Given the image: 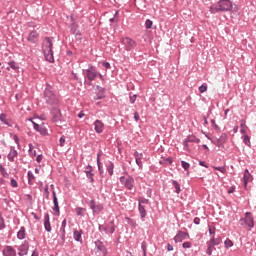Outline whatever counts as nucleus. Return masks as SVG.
Returning <instances> with one entry per match:
<instances>
[{"label": "nucleus", "mask_w": 256, "mask_h": 256, "mask_svg": "<svg viewBox=\"0 0 256 256\" xmlns=\"http://www.w3.org/2000/svg\"><path fill=\"white\" fill-rule=\"evenodd\" d=\"M199 91H200V93H205V92L207 91V86L201 85V86L199 87Z\"/></svg>", "instance_id": "nucleus-53"}, {"label": "nucleus", "mask_w": 256, "mask_h": 256, "mask_svg": "<svg viewBox=\"0 0 256 256\" xmlns=\"http://www.w3.org/2000/svg\"><path fill=\"white\" fill-rule=\"evenodd\" d=\"M212 169H215V171H220V173H226L227 171L225 166H212Z\"/></svg>", "instance_id": "nucleus-39"}, {"label": "nucleus", "mask_w": 256, "mask_h": 256, "mask_svg": "<svg viewBox=\"0 0 256 256\" xmlns=\"http://www.w3.org/2000/svg\"><path fill=\"white\" fill-rule=\"evenodd\" d=\"M240 127L241 129H245L247 127L245 120H241Z\"/></svg>", "instance_id": "nucleus-61"}, {"label": "nucleus", "mask_w": 256, "mask_h": 256, "mask_svg": "<svg viewBox=\"0 0 256 256\" xmlns=\"http://www.w3.org/2000/svg\"><path fill=\"white\" fill-rule=\"evenodd\" d=\"M27 177H28V185H33V183H35V175L31 170L27 172Z\"/></svg>", "instance_id": "nucleus-30"}, {"label": "nucleus", "mask_w": 256, "mask_h": 256, "mask_svg": "<svg viewBox=\"0 0 256 256\" xmlns=\"http://www.w3.org/2000/svg\"><path fill=\"white\" fill-rule=\"evenodd\" d=\"M0 172L3 175V177H9V174L7 173V170H5V167L0 164Z\"/></svg>", "instance_id": "nucleus-45"}, {"label": "nucleus", "mask_w": 256, "mask_h": 256, "mask_svg": "<svg viewBox=\"0 0 256 256\" xmlns=\"http://www.w3.org/2000/svg\"><path fill=\"white\" fill-rule=\"evenodd\" d=\"M10 185L11 187H14V188L19 187V183H17V180H15L14 178L10 180Z\"/></svg>", "instance_id": "nucleus-48"}, {"label": "nucleus", "mask_w": 256, "mask_h": 256, "mask_svg": "<svg viewBox=\"0 0 256 256\" xmlns=\"http://www.w3.org/2000/svg\"><path fill=\"white\" fill-rule=\"evenodd\" d=\"M185 239H189V233L184 231H178V233L174 236L175 243H183Z\"/></svg>", "instance_id": "nucleus-11"}, {"label": "nucleus", "mask_w": 256, "mask_h": 256, "mask_svg": "<svg viewBox=\"0 0 256 256\" xmlns=\"http://www.w3.org/2000/svg\"><path fill=\"white\" fill-rule=\"evenodd\" d=\"M138 211L142 221H145V217H147V209L145 208V205H138Z\"/></svg>", "instance_id": "nucleus-24"}, {"label": "nucleus", "mask_w": 256, "mask_h": 256, "mask_svg": "<svg viewBox=\"0 0 256 256\" xmlns=\"http://www.w3.org/2000/svg\"><path fill=\"white\" fill-rule=\"evenodd\" d=\"M67 228V219H64L61 223V226H60V230H59V233H60V239L62 241V243H65V239H66V231L65 229Z\"/></svg>", "instance_id": "nucleus-16"}, {"label": "nucleus", "mask_w": 256, "mask_h": 256, "mask_svg": "<svg viewBox=\"0 0 256 256\" xmlns=\"http://www.w3.org/2000/svg\"><path fill=\"white\" fill-rule=\"evenodd\" d=\"M5 218H3V214L0 213V231H3L5 229Z\"/></svg>", "instance_id": "nucleus-41"}, {"label": "nucleus", "mask_w": 256, "mask_h": 256, "mask_svg": "<svg viewBox=\"0 0 256 256\" xmlns=\"http://www.w3.org/2000/svg\"><path fill=\"white\" fill-rule=\"evenodd\" d=\"M42 51L46 61L53 63L55 57L53 56V37H46L42 42Z\"/></svg>", "instance_id": "nucleus-2"}, {"label": "nucleus", "mask_w": 256, "mask_h": 256, "mask_svg": "<svg viewBox=\"0 0 256 256\" xmlns=\"http://www.w3.org/2000/svg\"><path fill=\"white\" fill-rule=\"evenodd\" d=\"M44 195H46V197H49V186H45L44 188Z\"/></svg>", "instance_id": "nucleus-58"}, {"label": "nucleus", "mask_w": 256, "mask_h": 256, "mask_svg": "<svg viewBox=\"0 0 256 256\" xmlns=\"http://www.w3.org/2000/svg\"><path fill=\"white\" fill-rule=\"evenodd\" d=\"M83 75L88 81H95L98 75L97 68L89 64L88 69L83 70Z\"/></svg>", "instance_id": "nucleus-5"}, {"label": "nucleus", "mask_w": 256, "mask_h": 256, "mask_svg": "<svg viewBox=\"0 0 256 256\" xmlns=\"http://www.w3.org/2000/svg\"><path fill=\"white\" fill-rule=\"evenodd\" d=\"M19 155V153L15 150V147H10V152L7 155V159L8 161H10L11 163H13L15 161V157H17Z\"/></svg>", "instance_id": "nucleus-20"}, {"label": "nucleus", "mask_w": 256, "mask_h": 256, "mask_svg": "<svg viewBox=\"0 0 256 256\" xmlns=\"http://www.w3.org/2000/svg\"><path fill=\"white\" fill-rule=\"evenodd\" d=\"M134 119H135L136 122L139 121L140 116H139V113H138V112H135V113H134Z\"/></svg>", "instance_id": "nucleus-64"}, {"label": "nucleus", "mask_w": 256, "mask_h": 256, "mask_svg": "<svg viewBox=\"0 0 256 256\" xmlns=\"http://www.w3.org/2000/svg\"><path fill=\"white\" fill-rule=\"evenodd\" d=\"M102 65L105 69H111V64L109 62H102Z\"/></svg>", "instance_id": "nucleus-57"}, {"label": "nucleus", "mask_w": 256, "mask_h": 256, "mask_svg": "<svg viewBox=\"0 0 256 256\" xmlns=\"http://www.w3.org/2000/svg\"><path fill=\"white\" fill-rule=\"evenodd\" d=\"M93 125H94V131L95 133H98V135H101V133L105 131V124L101 120H95Z\"/></svg>", "instance_id": "nucleus-13"}, {"label": "nucleus", "mask_w": 256, "mask_h": 256, "mask_svg": "<svg viewBox=\"0 0 256 256\" xmlns=\"http://www.w3.org/2000/svg\"><path fill=\"white\" fill-rule=\"evenodd\" d=\"M172 185L175 188V193H177V195H179V193H181V184H179V182H177V180H172Z\"/></svg>", "instance_id": "nucleus-33"}, {"label": "nucleus", "mask_w": 256, "mask_h": 256, "mask_svg": "<svg viewBox=\"0 0 256 256\" xmlns=\"http://www.w3.org/2000/svg\"><path fill=\"white\" fill-rule=\"evenodd\" d=\"M44 228L47 233H51V218L49 213L44 214Z\"/></svg>", "instance_id": "nucleus-18"}, {"label": "nucleus", "mask_w": 256, "mask_h": 256, "mask_svg": "<svg viewBox=\"0 0 256 256\" xmlns=\"http://www.w3.org/2000/svg\"><path fill=\"white\" fill-rule=\"evenodd\" d=\"M55 114L52 117V121L53 123H59V121H61V110L56 109L55 110Z\"/></svg>", "instance_id": "nucleus-28"}, {"label": "nucleus", "mask_w": 256, "mask_h": 256, "mask_svg": "<svg viewBox=\"0 0 256 256\" xmlns=\"http://www.w3.org/2000/svg\"><path fill=\"white\" fill-rule=\"evenodd\" d=\"M31 256H39V251L37 250V248H35L32 252Z\"/></svg>", "instance_id": "nucleus-63"}, {"label": "nucleus", "mask_w": 256, "mask_h": 256, "mask_svg": "<svg viewBox=\"0 0 256 256\" xmlns=\"http://www.w3.org/2000/svg\"><path fill=\"white\" fill-rule=\"evenodd\" d=\"M13 139H14V143H16L17 147H20V144H19V136H17V134H15L13 136Z\"/></svg>", "instance_id": "nucleus-52"}, {"label": "nucleus", "mask_w": 256, "mask_h": 256, "mask_svg": "<svg viewBox=\"0 0 256 256\" xmlns=\"http://www.w3.org/2000/svg\"><path fill=\"white\" fill-rule=\"evenodd\" d=\"M225 143H227V135L225 133H222L220 137L217 139L215 145H217V147H223Z\"/></svg>", "instance_id": "nucleus-21"}, {"label": "nucleus", "mask_w": 256, "mask_h": 256, "mask_svg": "<svg viewBox=\"0 0 256 256\" xmlns=\"http://www.w3.org/2000/svg\"><path fill=\"white\" fill-rule=\"evenodd\" d=\"M89 206H90V209L92 210V212L94 213V214H96V215H99V213H101V211H103V209H104V206H103V204H101V203H97V202H95V200H90V202H89Z\"/></svg>", "instance_id": "nucleus-8"}, {"label": "nucleus", "mask_w": 256, "mask_h": 256, "mask_svg": "<svg viewBox=\"0 0 256 256\" xmlns=\"http://www.w3.org/2000/svg\"><path fill=\"white\" fill-rule=\"evenodd\" d=\"M227 193H229V195H231V193H235V186L230 187Z\"/></svg>", "instance_id": "nucleus-60"}, {"label": "nucleus", "mask_w": 256, "mask_h": 256, "mask_svg": "<svg viewBox=\"0 0 256 256\" xmlns=\"http://www.w3.org/2000/svg\"><path fill=\"white\" fill-rule=\"evenodd\" d=\"M2 255L3 256H17V250H15V248H13V246H4L3 250H2Z\"/></svg>", "instance_id": "nucleus-14"}, {"label": "nucleus", "mask_w": 256, "mask_h": 256, "mask_svg": "<svg viewBox=\"0 0 256 256\" xmlns=\"http://www.w3.org/2000/svg\"><path fill=\"white\" fill-rule=\"evenodd\" d=\"M32 125H33L35 131H38V132L41 131V130H40V129H41V126H40L39 124H37V123H35V122H32Z\"/></svg>", "instance_id": "nucleus-51"}, {"label": "nucleus", "mask_w": 256, "mask_h": 256, "mask_svg": "<svg viewBox=\"0 0 256 256\" xmlns=\"http://www.w3.org/2000/svg\"><path fill=\"white\" fill-rule=\"evenodd\" d=\"M10 69H13L14 71H17V69H19V65H17L16 61H10L8 63Z\"/></svg>", "instance_id": "nucleus-40"}, {"label": "nucleus", "mask_w": 256, "mask_h": 256, "mask_svg": "<svg viewBox=\"0 0 256 256\" xmlns=\"http://www.w3.org/2000/svg\"><path fill=\"white\" fill-rule=\"evenodd\" d=\"M53 211L55 212V214L57 215V217H59V215H61L60 209H59V200L57 199V192L53 191Z\"/></svg>", "instance_id": "nucleus-15"}, {"label": "nucleus", "mask_w": 256, "mask_h": 256, "mask_svg": "<svg viewBox=\"0 0 256 256\" xmlns=\"http://www.w3.org/2000/svg\"><path fill=\"white\" fill-rule=\"evenodd\" d=\"M224 247L226 249H231V247H233V241L229 238H227L225 241H224Z\"/></svg>", "instance_id": "nucleus-38"}, {"label": "nucleus", "mask_w": 256, "mask_h": 256, "mask_svg": "<svg viewBox=\"0 0 256 256\" xmlns=\"http://www.w3.org/2000/svg\"><path fill=\"white\" fill-rule=\"evenodd\" d=\"M135 160H142L143 159V153H139L137 151L134 152Z\"/></svg>", "instance_id": "nucleus-47"}, {"label": "nucleus", "mask_w": 256, "mask_h": 256, "mask_svg": "<svg viewBox=\"0 0 256 256\" xmlns=\"http://www.w3.org/2000/svg\"><path fill=\"white\" fill-rule=\"evenodd\" d=\"M243 143L247 145V147H251V138L249 135L245 134L243 136Z\"/></svg>", "instance_id": "nucleus-37"}, {"label": "nucleus", "mask_w": 256, "mask_h": 256, "mask_svg": "<svg viewBox=\"0 0 256 256\" xmlns=\"http://www.w3.org/2000/svg\"><path fill=\"white\" fill-rule=\"evenodd\" d=\"M181 166L184 169V171H189V168L191 167V164H189L188 162H186L185 160L181 161Z\"/></svg>", "instance_id": "nucleus-42"}, {"label": "nucleus", "mask_w": 256, "mask_h": 256, "mask_svg": "<svg viewBox=\"0 0 256 256\" xmlns=\"http://www.w3.org/2000/svg\"><path fill=\"white\" fill-rule=\"evenodd\" d=\"M25 237H27L25 226H21L20 230L17 232V239H19V241H23Z\"/></svg>", "instance_id": "nucleus-23"}, {"label": "nucleus", "mask_w": 256, "mask_h": 256, "mask_svg": "<svg viewBox=\"0 0 256 256\" xmlns=\"http://www.w3.org/2000/svg\"><path fill=\"white\" fill-rule=\"evenodd\" d=\"M114 169H115V164H113L112 161H108L106 163V171H108L110 177H113Z\"/></svg>", "instance_id": "nucleus-25"}, {"label": "nucleus", "mask_w": 256, "mask_h": 256, "mask_svg": "<svg viewBox=\"0 0 256 256\" xmlns=\"http://www.w3.org/2000/svg\"><path fill=\"white\" fill-rule=\"evenodd\" d=\"M93 171V166L88 165L85 167L84 173L86 174L89 183H95V178H93L95 177V174L93 173Z\"/></svg>", "instance_id": "nucleus-12"}, {"label": "nucleus", "mask_w": 256, "mask_h": 256, "mask_svg": "<svg viewBox=\"0 0 256 256\" xmlns=\"http://www.w3.org/2000/svg\"><path fill=\"white\" fill-rule=\"evenodd\" d=\"M138 205H149V199L139 198Z\"/></svg>", "instance_id": "nucleus-44"}, {"label": "nucleus", "mask_w": 256, "mask_h": 256, "mask_svg": "<svg viewBox=\"0 0 256 256\" xmlns=\"http://www.w3.org/2000/svg\"><path fill=\"white\" fill-rule=\"evenodd\" d=\"M240 224L242 227H248L249 231L255 227V219L251 212H246L244 218L240 219Z\"/></svg>", "instance_id": "nucleus-3"}, {"label": "nucleus", "mask_w": 256, "mask_h": 256, "mask_svg": "<svg viewBox=\"0 0 256 256\" xmlns=\"http://www.w3.org/2000/svg\"><path fill=\"white\" fill-rule=\"evenodd\" d=\"M120 43L124 46L125 51H133L137 47V42L129 37L121 38Z\"/></svg>", "instance_id": "nucleus-6"}, {"label": "nucleus", "mask_w": 256, "mask_h": 256, "mask_svg": "<svg viewBox=\"0 0 256 256\" xmlns=\"http://www.w3.org/2000/svg\"><path fill=\"white\" fill-rule=\"evenodd\" d=\"M17 251L18 256L27 255V253H29V241H24L20 246H18Z\"/></svg>", "instance_id": "nucleus-10"}, {"label": "nucleus", "mask_w": 256, "mask_h": 256, "mask_svg": "<svg viewBox=\"0 0 256 256\" xmlns=\"http://www.w3.org/2000/svg\"><path fill=\"white\" fill-rule=\"evenodd\" d=\"M60 147H65V136H62L59 140Z\"/></svg>", "instance_id": "nucleus-50"}, {"label": "nucleus", "mask_w": 256, "mask_h": 256, "mask_svg": "<svg viewBox=\"0 0 256 256\" xmlns=\"http://www.w3.org/2000/svg\"><path fill=\"white\" fill-rule=\"evenodd\" d=\"M183 146L185 149H189V141H187V138L183 141Z\"/></svg>", "instance_id": "nucleus-59"}, {"label": "nucleus", "mask_w": 256, "mask_h": 256, "mask_svg": "<svg viewBox=\"0 0 256 256\" xmlns=\"http://www.w3.org/2000/svg\"><path fill=\"white\" fill-rule=\"evenodd\" d=\"M104 233H106V235L113 234L115 233V225L114 224H108L104 229H103Z\"/></svg>", "instance_id": "nucleus-26"}, {"label": "nucleus", "mask_w": 256, "mask_h": 256, "mask_svg": "<svg viewBox=\"0 0 256 256\" xmlns=\"http://www.w3.org/2000/svg\"><path fill=\"white\" fill-rule=\"evenodd\" d=\"M75 211H76V215L78 217H85V212L87 211L85 208L83 207H76L75 208Z\"/></svg>", "instance_id": "nucleus-31"}, {"label": "nucleus", "mask_w": 256, "mask_h": 256, "mask_svg": "<svg viewBox=\"0 0 256 256\" xmlns=\"http://www.w3.org/2000/svg\"><path fill=\"white\" fill-rule=\"evenodd\" d=\"M141 249H142V252H143V256H147V242L143 241L141 243Z\"/></svg>", "instance_id": "nucleus-43"}, {"label": "nucleus", "mask_w": 256, "mask_h": 256, "mask_svg": "<svg viewBox=\"0 0 256 256\" xmlns=\"http://www.w3.org/2000/svg\"><path fill=\"white\" fill-rule=\"evenodd\" d=\"M208 248L206 249L207 255H213V249H215V246L211 244V242H207Z\"/></svg>", "instance_id": "nucleus-35"}, {"label": "nucleus", "mask_w": 256, "mask_h": 256, "mask_svg": "<svg viewBox=\"0 0 256 256\" xmlns=\"http://www.w3.org/2000/svg\"><path fill=\"white\" fill-rule=\"evenodd\" d=\"M83 230H73V239L76 240L78 243H83Z\"/></svg>", "instance_id": "nucleus-19"}, {"label": "nucleus", "mask_w": 256, "mask_h": 256, "mask_svg": "<svg viewBox=\"0 0 256 256\" xmlns=\"http://www.w3.org/2000/svg\"><path fill=\"white\" fill-rule=\"evenodd\" d=\"M0 121L8 127H13V125L9 122V119H7V114L5 113L0 114Z\"/></svg>", "instance_id": "nucleus-27"}, {"label": "nucleus", "mask_w": 256, "mask_h": 256, "mask_svg": "<svg viewBox=\"0 0 256 256\" xmlns=\"http://www.w3.org/2000/svg\"><path fill=\"white\" fill-rule=\"evenodd\" d=\"M186 139L188 143H201V140L199 138H196L195 135H189Z\"/></svg>", "instance_id": "nucleus-34"}, {"label": "nucleus", "mask_w": 256, "mask_h": 256, "mask_svg": "<svg viewBox=\"0 0 256 256\" xmlns=\"http://www.w3.org/2000/svg\"><path fill=\"white\" fill-rule=\"evenodd\" d=\"M28 153L30 155V157H36L37 156V151L36 150H33V144H29V150H28Z\"/></svg>", "instance_id": "nucleus-36"}, {"label": "nucleus", "mask_w": 256, "mask_h": 256, "mask_svg": "<svg viewBox=\"0 0 256 256\" xmlns=\"http://www.w3.org/2000/svg\"><path fill=\"white\" fill-rule=\"evenodd\" d=\"M44 97H45V101H46V103H48V105H57V103H59V99L57 98L55 93H53L51 91V88L45 89Z\"/></svg>", "instance_id": "nucleus-4"}, {"label": "nucleus", "mask_w": 256, "mask_h": 256, "mask_svg": "<svg viewBox=\"0 0 256 256\" xmlns=\"http://www.w3.org/2000/svg\"><path fill=\"white\" fill-rule=\"evenodd\" d=\"M182 247H183V249H191L192 244H191V242H184L182 244Z\"/></svg>", "instance_id": "nucleus-49"}, {"label": "nucleus", "mask_w": 256, "mask_h": 256, "mask_svg": "<svg viewBox=\"0 0 256 256\" xmlns=\"http://www.w3.org/2000/svg\"><path fill=\"white\" fill-rule=\"evenodd\" d=\"M210 13H225L233 11V1L231 0H219L217 4H212L209 7Z\"/></svg>", "instance_id": "nucleus-1"}, {"label": "nucleus", "mask_w": 256, "mask_h": 256, "mask_svg": "<svg viewBox=\"0 0 256 256\" xmlns=\"http://www.w3.org/2000/svg\"><path fill=\"white\" fill-rule=\"evenodd\" d=\"M137 101V95L130 96V103L133 105Z\"/></svg>", "instance_id": "nucleus-55"}, {"label": "nucleus", "mask_w": 256, "mask_h": 256, "mask_svg": "<svg viewBox=\"0 0 256 256\" xmlns=\"http://www.w3.org/2000/svg\"><path fill=\"white\" fill-rule=\"evenodd\" d=\"M27 41H29V43H38L39 42V33H37V31H32L29 33L28 37H27Z\"/></svg>", "instance_id": "nucleus-17"}, {"label": "nucleus", "mask_w": 256, "mask_h": 256, "mask_svg": "<svg viewBox=\"0 0 256 256\" xmlns=\"http://www.w3.org/2000/svg\"><path fill=\"white\" fill-rule=\"evenodd\" d=\"M120 183L124 185L125 189H128V191H131L135 187V178H133V176H128V177L121 176Z\"/></svg>", "instance_id": "nucleus-7"}, {"label": "nucleus", "mask_w": 256, "mask_h": 256, "mask_svg": "<svg viewBox=\"0 0 256 256\" xmlns=\"http://www.w3.org/2000/svg\"><path fill=\"white\" fill-rule=\"evenodd\" d=\"M101 153L97 154V167H98V171L100 173V175H103V164L101 163Z\"/></svg>", "instance_id": "nucleus-29"}, {"label": "nucleus", "mask_w": 256, "mask_h": 256, "mask_svg": "<svg viewBox=\"0 0 256 256\" xmlns=\"http://www.w3.org/2000/svg\"><path fill=\"white\" fill-rule=\"evenodd\" d=\"M165 161H166L167 165H171V163H173V158L168 157V158H166Z\"/></svg>", "instance_id": "nucleus-62"}, {"label": "nucleus", "mask_w": 256, "mask_h": 256, "mask_svg": "<svg viewBox=\"0 0 256 256\" xmlns=\"http://www.w3.org/2000/svg\"><path fill=\"white\" fill-rule=\"evenodd\" d=\"M95 247L98 251H101V253H103V255H107V248L105 247V245L103 244V242L101 241H96L95 242Z\"/></svg>", "instance_id": "nucleus-22"}, {"label": "nucleus", "mask_w": 256, "mask_h": 256, "mask_svg": "<svg viewBox=\"0 0 256 256\" xmlns=\"http://www.w3.org/2000/svg\"><path fill=\"white\" fill-rule=\"evenodd\" d=\"M249 177H250L249 170L246 169L243 175L244 187H247V185L249 184Z\"/></svg>", "instance_id": "nucleus-32"}, {"label": "nucleus", "mask_w": 256, "mask_h": 256, "mask_svg": "<svg viewBox=\"0 0 256 256\" xmlns=\"http://www.w3.org/2000/svg\"><path fill=\"white\" fill-rule=\"evenodd\" d=\"M209 235H210V242L211 245L217 246L221 245V237L215 238V227L209 226Z\"/></svg>", "instance_id": "nucleus-9"}, {"label": "nucleus", "mask_w": 256, "mask_h": 256, "mask_svg": "<svg viewBox=\"0 0 256 256\" xmlns=\"http://www.w3.org/2000/svg\"><path fill=\"white\" fill-rule=\"evenodd\" d=\"M193 223H194L195 225H200V224H201V218L195 217L194 220H193Z\"/></svg>", "instance_id": "nucleus-54"}, {"label": "nucleus", "mask_w": 256, "mask_h": 256, "mask_svg": "<svg viewBox=\"0 0 256 256\" xmlns=\"http://www.w3.org/2000/svg\"><path fill=\"white\" fill-rule=\"evenodd\" d=\"M145 27H146L147 29H151V27H153V21L150 20V19H147V20L145 21Z\"/></svg>", "instance_id": "nucleus-46"}, {"label": "nucleus", "mask_w": 256, "mask_h": 256, "mask_svg": "<svg viewBox=\"0 0 256 256\" xmlns=\"http://www.w3.org/2000/svg\"><path fill=\"white\" fill-rule=\"evenodd\" d=\"M136 164L138 165L139 169H143V161L142 160H135Z\"/></svg>", "instance_id": "nucleus-56"}]
</instances>
